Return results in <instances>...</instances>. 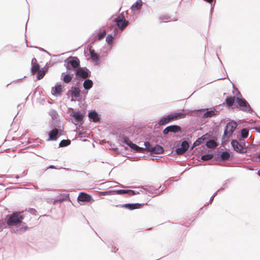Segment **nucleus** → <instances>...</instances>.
<instances>
[{"instance_id":"obj_29","label":"nucleus","mask_w":260,"mask_h":260,"mask_svg":"<svg viewBox=\"0 0 260 260\" xmlns=\"http://www.w3.org/2000/svg\"><path fill=\"white\" fill-rule=\"evenodd\" d=\"M230 157V154L228 152H223L220 155V157L222 160H225L229 159Z\"/></svg>"},{"instance_id":"obj_42","label":"nucleus","mask_w":260,"mask_h":260,"mask_svg":"<svg viewBox=\"0 0 260 260\" xmlns=\"http://www.w3.org/2000/svg\"><path fill=\"white\" fill-rule=\"evenodd\" d=\"M111 190L105 191L103 192V194L104 195H111Z\"/></svg>"},{"instance_id":"obj_12","label":"nucleus","mask_w":260,"mask_h":260,"mask_svg":"<svg viewBox=\"0 0 260 260\" xmlns=\"http://www.w3.org/2000/svg\"><path fill=\"white\" fill-rule=\"evenodd\" d=\"M62 87L61 85H56L52 88L51 92L53 95L60 96L62 92Z\"/></svg>"},{"instance_id":"obj_21","label":"nucleus","mask_w":260,"mask_h":260,"mask_svg":"<svg viewBox=\"0 0 260 260\" xmlns=\"http://www.w3.org/2000/svg\"><path fill=\"white\" fill-rule=\"evenodd\" d=\"M89 117L93 122H97L99 120V117L98 113L95 112H91L88 114Z\"/></svg>"},{"instance_id":"obj_6","label":"nucleus","mask_w":260,"mask_h":260,"mask_svg":"<svg viewBox=\"0 0 260 260\" xmlns=\"http://www.w3.org/2000/svg\"><path fill=\"white\" fill-rule=\"evenodd\" d=\"M236 101L242 110L245 111H250V106L244 99L241 98V97L237 96Z\"/></svg>"},{"instance_id":"obj_24","label":"nucleus","mask_w":260,"mask_h":260,"mask_svg":"<svg viewBox=\"0 0 260 260\" xmlns=\"http://www.w3.org/2000/svg\"><path fill=\"white\" fill-rule=\"evenodd\" d=\"M92 86L91 80L87 79L83 83V87L85 89H89Z\"/></svg>"},{"instance_id":"obj_46","label":"nucleus","mask_w":260,"mask_h":260,"mask_svg":"<svg viewBox=\"0 0 260 260\" xmlns=\"http://www.w3.org/2000/svg\"><path fill=\"white\" fill-rule=\"evenodd\" d=\"M205 1L209 3H211L213 1V0H204Z\"/></svg>"},{"instance_id":"obj_50","label":"nucleus","mask_w":260,"mask_h":260,"mask_svg":"<svg viewBox=\"0 0 260 260\" xmlns=\"http://www.w3.org/2000/svg\"><path fill=\"white\" fill-rule=\"evenodd\" d=\"M214 197V196L212 197L211 198V200H213Z\"/></svg>"},{"instance_id":"obj_7","label":"nucleus","mask_w":260,"mask_h":260,"mask_svg":"<svg viewBox=\"0 0 260 260\" xmlns=\"http://www.w3.org/2000/svg\"><path fill=\"white\" fill-rule=\"evenodd\" d=\"M27 227L26 224L22 220L16 225L14 228L12 229V231L15 233H21L26 231Z\"/></svg>"},{"instance_id":"obj_47","label":"nucleus","mask_w":260,"mask_h":260,"mask_svg":"<svg viewBox=\"0 0 260 260\" xmlns=\"http://www.w3.org/2000/svg\"><path fill=\"white\" fill-rule=\"evenodd\" d=\"M205 110H206V109H201V110H199V111L203 112V111H205Z\"/></svg>"},{"instance_id":"obj_36","label":"nucleus","mask_w":260,"mask_h":260,"mask_svg":"<svg viewBox=\"0 0 260 260\" xmlns=\"http://www.w3.org/2000/svg\"><path fill=\"white\" fill-rule=\"evenodd\" d=\"M241 136L243 138H246L248 136V131L247 129L244 128L241 131Z\"/></svg>"},{"instance_id":"obj_38","label":"nucleus","mask_w":260,"mask_h":260,"mask_svg":"<svg viewBox=\"0 0 260 260\" xmlns=\"http://www.w3.org/2000/svg\"><path fill=\"white\" fill-rule=\"evenodd\" d=\"M106 34V30H104L103 32L99 33L98 34V39L100 40L102 39L105 36Z\"/></svg>"},{"instance_id":"obj_22","label":"nucleus","mask_w":260,"mask_h":260,"mask_svg":"<svg viewBox=\"0 0 260 260\" xmlns=\"http://www.w3.org/2000/svg\"><path fill=\"white\" fill-rule=\"evenodd\" d=\"M215 112L213 110H210V111H207L206 112L204 113V115L203 116V117L205 118H210L214 116L215 115Z\"/></svg>"},{"instance_id":"obj_5","label":"nucleus","mask_w":260,"mask_h":260,"mask_svg":"<svg viewBox=\"0 0 260 260\" xmlns=\"http://www.w3.org/2000/svg\"><path fill=\"white\" fill-rule=\"evenodd\" d=\"M237 126V123L233 121L227 123L226 128L224 132V136L229 138L236 128Z\"/></svg>"},{"instance_id":"obj_16","label":"nucleus","mask_w":260,"mask_h":260,"mask_svg":"<svg viewBox=\"0 0 260 260\" xmlns=\"http://www.w3.org/2000/svg\"><path fill=\"white\" fill-rule=\"evenodd\" d=\"M90 57L92 60L97 63L99 61V59L98 54L94 52V50L91 48L89 49Z\"/></svg>"},{"instance_id":"obj_30","label":"nucleus","mask_w":260,"mask_h":260,"mask_svg":"<svg viewBox=\"0 0 260 260\" xmlns=\"http://www.w3.org/2000/svg\"><path fill=\"white\" fill-rule=\"evenodd\" d=\"M206 146L208 148H212L216 146V144L213 140H209L207 142Z\"/></svg>"},{"instance_id":"obj_25","label":"nucleus","mask_w":260,"mask_h":260,"mask_svg":"<svg viewBox=\"0 0 260 260\" xmlns=\"http://www.w3.org/2000/svg\"><path fill=\"white\" fill-rule=\"evenodd\" d=\"M115 36V33H114V35L112 34H109L107 37H106V42L108 45H112L113 40L114 38V37Z\"/></svg>"},{"instance_id":"obj_31","label":"nucleus","mask_w":260,"mask_h":260,"mask_svg":"<svg viewBox=\"0 0 260 260\" xmlns=\"http://www.w3.org/2000/svg\"><path fill=\"white\" fill-rule=\"evenodd\" d=\"M213 156L214 155L213 154H205V155H203L202 156L201 158L203 160L207 161V160L212 159L213 158Z\"/></svg>"},{"instance_id":"obj_14","label":"nucleus","mask_w":260,"mask_h":260,"mask_svg":"<svg viewBox=\"0 0 260 260\" xmlns=\"http://www.w3.org/2000/svg\"><path fill=\"white\" fill-rule=\"evenodd\" d=\"M91 199V197L85 193L81 192L78 197V200L82 202H89Z\"/></svg>"},{"instance_id":"obj_44","label":"nucleus","mask_w":260,"mask_h":260,"mask_svg":"<svg viewBox=\"0 0 260 260\" xmlns=\"http://www.w3.org/2000/svg\"><path fill=\"white\" fill-rule=\"evenodd\" d=\"M111 195L117 194V190H111Z\"/></svg>"},{"instance_id":"obj_13","label":"nucleus","mask_w":260,"mask_h":260,"mask_svg":"<svg viewBox=\"0 0 260 260\" xmlns=\"http://www.w3.org/2000/svg\"><path fill=\"white\" fill-rule=\"evenodd\" d=\"M127 193L129 196H132L139 193V191H136L133 190L128 189H119L117 190V194H123Z\"/></svg>"},{"instance_id":"obj_40","label":"nucleus","mask_w":260,"mask_h":260,"mask_svg":"<svg viewBox=\"0 0 260 260\" xmlns=\"http://www.w3.org/2000/svg\"><path fill=\"white\" fill-rule=\"evenodd\" d=\"M233 93L235 95V96H236V98L237 96H239V97H241L242 95L241 94V93H240V92L237 89H234L233 90Z\"/></svg>"},{"instance_id":"obj_3","label":"nucleus","mask_w":260,"mask_h":260,"mask_svg":"<svg viewBox=\"0 0 260 260\" xmlns=\"http://www.w3.org/2000/svg\"><path fill=\"white\" fill-rule=\"evenodd\" d=\"M121 143L125 146V148L129 147L132 150L138 152H143L145 148L139 147L137 145L133 143L128 138H122L121 139Z\"/></svg>"},{"instance_id":"obj_4","label":"nucleus","mask_w":260,"mask_h":260,"mask_svg":"<svg viewBox=\"0 0 260 260\" xmlns=\"http://www.w3.org/2000/svg\"><path fill=\"white\" fill-rule=\"evenodd\" d=\"M65 63L66 68L68 70L76 69L79 66V60L77 57H70L68 58Z\"/></svg>"},{"instance_id":"obj_43","label":"nucleus","mask_w":260,"mask_h":260,"mask_svg":"<svg viewBox=\"0 0 260 260\" xmlns=\"http://www.w3.org/2000/svg\"><path fill=\"white\" fill-rule=\"evenodd\" d=\"M37 63V59L36 58H32L31 60V65H34Z\"/></svg>"},{"instance_id":"obj_1","label":"nucleus","mask_w":260,"mask_h":260,"mask_svg":"<svg viewBox=\"0 0 260 260\" xmlns=\"http://www.w3.org/2000/svg\"><path fill=\"white\" fill-rule=\"evenodd\" d=\"M186 114L182 113H174L162 117L159 122L160 125H165L171 121L178 118H183L185 117Z\"/></svg>"},{"instance_id":"obj_48","label":"nucleus","mask_w":260,"mask_h":260,"mask_svg":"<svg viewBox=\"0 0 260 260\" xmlns=\"http://www.w3.org/2000/svg\"><path fill=\"white\" fill-rule=\"evenodd\" d=\"M257 131L260 133V128H257Z\"/></svg>"},{"instance_id":"obj_18","label":"nucleus","mask_w":260,"mask_h":260,"mask_svg":"<svg viewBox=\"0 0 260 260\" xmlns=\"http://www.w3.org/2000/svg\"><path fill=\"white\" fill-rule=\"evenodd\" d=\"M142 1L141 0H137L131 7V10L133 11L139 10L142 6Z\"/></svg>"},{"instance_id":"obj_45","label":"nucleus","mask_w":260,"mask_h":260,"mask_svg":"<svg viewBox=\"0 0 260 260\" xmlns=\"http://www.w3.org/2000/svg\"><path fill=\"white\" fill-rule=\"evenodd\" d=\"M256 156L257 158L260 159V152H259L256 154Z\"/></svg>"},{"instance_id":"obj_27","label":"nucleus","mask_w":260,"mask_h":260,"mask_svg":"<svg viewBox=\"0 0 260 260\" xmlns=\"http://www.w3.org/2000/svg\"><path fill=\"white\" fill-rule=\"evenodd\" d=\"M168 127L170 132L176 133L181 131L180 127L177 125H171L169 126Z\"/></svg>"},{"instance_id":"obj_10","label":"nucleus","mask_w":260,"mask_h":260,"mask_svg":"<svg viewBox=\"0 0 260 260\" xmlns=\"http://www.w3.org/2000/svg\"><path fill=\"white\" fill-rule=\"evenodd\" d=\"M73 122L77 125L80 121H81L83 118V114L79 112H74L73 114Z\"/></svg>"},{"instance_id":"obj_11","label":"nucleus","mask_w":260,"mask_h":260,"mask_svg":"<svg viewBox=\"0 0 260 260\" xmlns=\"http://www.w3.org/2000/svg\"><path fill=\"white\" fill-rule=\"evenodd\" d=\"M189 144L187 141H184L182 142L181 147L176 149L177 154L179 155L183 154L187 150Z\"/></svg>"},{"instance_id":"obj_28","label":"nucleus","mask_w":260,"mask_h":260,"mask_svg":"<svg viewBox=\"0 0 260 260\" xmlns=\"http://www.w3.org/2000/svg\"><path fill=\"white\" fill-rule=\"evenodd\" d=\"M128 24V21L124 20L117 24L118 27L121 30L124 29Z\"/></svg>"},{"instance_id":"obj_32","label":"nucleus","mask_w":260,"mask_h":260,"mask_svg":"<svg viewBox=\"0 0 260 260\" xmlns=\"http://www.w3.org/2000/svg\"><path fill=\"white\" fill-rule=\"evenodd\" d=\"M37 78L38 80L42 79L45 75V71L43 69L37 72Z\"/></svg>"},{"instance_id":"obj_37","label":"nucleus","mask_w":260,"mask_h":260,"mask_svg":"<svg viewBox=\"0 0 260 260\" xmlns=\"http://www.w3.org/2000/svg\"><path fill=\"white\" fill-rule=\"evenodd\" d=\"M144 145L145 146V148L147 149V150L151 152V149H152L153 147H152L149 142H145L144 143Z\"/></svg>"},{"instance_id":"obj_49","label":"nucleus","mask_w":260,"mask_h":260,"mask_svg":"<svg viewBox=\"0 0 260 260\" xmlns=\"http://www.w3.org/2000/svg\"><path fill=\"white\" fill-rule=\"evenodd\" d=\"M49 168H54V166H50Z\"/></svg>"},{"instance_id":"obj_9","label":"nucleus","mask_w":260,"mask_h":260,"mask_svg":"<svg viewBox=\"0 0 260 260\" xmlns=\"http://www.w3.org/2000/svg\"><path fill=\"white\" fill-rule=\"evenodd\" d=\"M234 150L237 152L244 153L246 152L243 146L237 141L233 140L231 142Z\"/></svg>"},{"instance_id":"obj_8","label":"nucleus","mask_w":260,"mask_h":260,"mask_svg":"<svg viewBox=\"0 0 260 260\" xmlns=\"http://www.w3.org/2000/svg\"><path fill=\"white\" fill-rule=\"evenodd\" d=\"M89 74V71L86 68H79L76 71L77 76L84 79L87 78Z\"/></svg>"},{"instance_id":"obj_34","label":"nucleus","mask_w":260,"mask_h":260,"mask_svg":"<svg viewBox=\"0 0 260 260\" xmlns=\"http://www.w3.org/2000/svg\"><path fill=\"white\" fill-rule=\"evenodd\" d=\"M70 144V140H62L59 143L60 147H65L69 145Z\"/></svg>"},{"instance_id":"obj_23","label":"nucleus","mask_w":260,"mask_h":260,"mask_svg":"<svg viewBox=\"0 0 260 260\" xmlns=\"http://www.w3.org/2000/svg\"><path fill=\"white\" fill-rule=\"evenodd\" d=\"M61 77L63 78V80L64 82L69 83L71 81L73 78V75L70 74H65L64 73L62 74Z\"/></svg>"},{"instance_id":"obj_35","label":"nucleus","mask_w":260,"mask_h":260,"mask_svg":"<svg viewBox=\"0 0 260 260\" xmlns=\"http://www.w3.org/2000/svg\"><path fill=\"white\" fill-rule=\"evenodd\" d=\"M124 20V16L122 14H120L117 17L115 18L114 21L115 22H116V23L117 24L119 22H121V21H123Z\"/></svg>"},{"instance_id":"obj_20","label":"nucleus","mask_w":260,"mask_h":260,"mask_svg":"<svg viewBox=\"0 0 260 260\" xmlns=\"http://www.w3.org/2000/svg\"><path fill=\"white\" fill-rule=\"evenodd\" d=\"M163 148L161 146L158 145H156L154 147H153L152 149H151V152L155 154H161L163 152Z\"/></svg>"},{"instance_id":"obj_17","label":"nucleus","mask_w":260,"mask_h":260,"mask_svg":"<svg viewBox=\"0 0 260 260\" xmlns=\"http://www.w3.org/2000/svg\"><path fill=\"white\" fill-rule=\"evenodd\" d=\"M58 131L57 129L55 128L49 133V138L48 140H56L57 139Z\"/></svg>"},{"instance_id":"obj_26","label":"nucleus","mask_w":260,"mask_h":260,"mask_svg":"<svg viewBox=\"0 0 260 260\" xmlns=\"http://www.w3.org/2000/svg\"><path fill=\"white\" fill-rule=\"evenodd\" d=\"M235 101V97H228L226 99V103L229 107H231Z\"/></svg>"},{"instance_id":"obj_33","label":"nucleus","mask_w":260,"mask_h":260,"mask_svg":"<svg viewBox=\"0 0 260 260\" xmlns=\"http://www.w3.org/2000/svg\"><path fill=\"white\" fill-rule=\"evenodd\" d=\"M39 66L38 64L32 65L31 72L33 74H35L38 71H39Z\"/></svg>"},{"instance_id":"obj_19","label":"nucleus","mask_w":260,"mask_h":260,"mask_svg":"<svg viewBox=\"0 0 260 260\" xmlns=\"http://www.w3.org/2000/svg\"><path fill=\"white\" fill-rule=\"evenodd\" d=\"M142 206V204H126L123 206V207L129 210H134L135 209L139 208Z\"/></svg>"},{"instance_id":"obj_41","label":"nucleus","mask_w":260,"mask_h":260,"mask_svg":"<svg viewBox=\"0 0 260 260\" xmlns=\"http://www.w3.org/2000/svg\"><path fill=\"white\" fill-rule=\"evenodd\" d=\"M169 132H170V129H169V127L168 126L167 127L164 131H163V133L165 135H167L169 133Z\"/></svg>"},{"instance_id":"obj_39","label":"nucleus","mask_w":260,"mask_h":260,"mask_svg":"<svg viewBox=\"0 0 260 260\" xmlns=\"http://www.w3.org/2000/svg\"><path fill=\"white\" fill-rule=\"evenodd\" d=\"M202 141V139H201V138H199V139L196 140L193 143V147L191 148V149H193V147H196V146L199 145L201 143Z\"/></svg>"},{"instance_id":"obj_2","label":"nucleus","mask_w":260,"mask_h":260,"mask_svg":"<svg viewBox=\"0 0 260 260\" xmlns=\"http://www.w3.org/2000/svg\"><path fill=\"white\" fill-rule=\"evenodd\" d=\"M23 219V217L20 212H16L11 214L7 219V223L9 226L17 225Z\"/></svg>"},{"instance_id":"obj_15","label":"nucleus","mask_w":260,"mask_h":260,"mask_svg":"<svg viewBox=\"0 0 260 260\" xmlns=\"http://www.w3.org/2000/svg\"><path fill=\"white\" fill-rule=\"evenodd\" d=\"M80 89L77 87L72 88L71 90L72 101H75L76 99L80 96Z\"/></svg>"},{"instance_id":"obj_51","label":"nucleus","mask_w":260,"mask_h":260,"mask_svg":"<svg viewBox=\"0 0 260 260\" xmlns=\"http://www.w3.org/2000/svg\"><path fill=\"white\" fill-rule=\"evenodd\" d=\"M259 176H260V172L259 173Z\"/></svg>"}]
</instances>
